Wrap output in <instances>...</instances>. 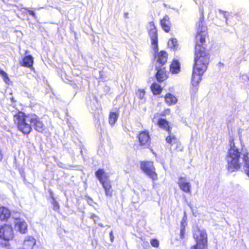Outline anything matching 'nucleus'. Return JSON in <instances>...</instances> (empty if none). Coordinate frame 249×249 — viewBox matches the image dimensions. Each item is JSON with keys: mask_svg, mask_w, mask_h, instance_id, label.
I'll list each match as a JSON object with an SVG mask.
<instances>
[{"mask_svg": "<svg viewBox=\"0 0 249 249\" xmlns=\"http://www.w3.org/2000/svg\"><path fill=\"white\" fill-rule=\"evenodd\" d=\"M209 50H194V64L191 82L197 86L202 80V76L206 72L210 62Z\"/></svg>", "mask_w": 249, "mask_h": 249, "instance_id": "obj_1", "label": "nucleus"}, {"mask_svg": "<svg viewBox=\"0 0 249 249\" xmlns=\"http://www.w3.org/2000/svg\"><path fill=\"white\" fill-rule=\"evenodd\" d=\"M18 129L23 133L29 134L31 130V124L35 129L40 133H43L46 129V126L43 122L35 114H26L19 111L17 114Z\"/></svg>", "mask_w": 249, "mask_h": 249, "instance_id": "obj_2", "label": "nucleus"}, {"mask_svg": "<svg viewBox=\"0 0 249 249\" xmlns=\"http://www.w3.org/2000/svg\"><path fill=\"white\" fill-rule=\"evenodd\" d=\"M240 152L233 145L228 151L227 157V169L230 172H234L240 169L241 163L239 162Z\"/></svg>", "mask_w": 249, "mask_h": 249, "instance_id": "obj_3", "label": "nucleus"}, {"mask_svg": "<svg viewBox=\"0 0 249 249\" xmlns=\"http://www.w3.org/2000/svg\"><path fill=\"white\" fill-rule=\"evenodd\" d=\"M14 238V229L11 225L4 224L0 226V246L8 247Z\"/></svg>", "mask_w": 249, "mask_h": 249, "instance_id": "obj_4", "label": "nucleus"}, {"mask_svg": "<svg viewBox=\"0 0 249 249\" xmlns=\"http://www.w3.org/2000/svg\"><path fill=\"white\" fill-rule=\"evenodd\" d=\"M193 237L196 244L199 246L200 249H205L208 247V235L205 229L198 226L195 227L193 230Z\"/></svg>", "mask_w": 249, "mask_h": 249, "instance_id": "obj_5", "label": "nucleus"}, {"mask_svg": "<svg viewBox=\"0 0 249 249\" xmlns=\"http://www.w3.org/2000/svg\"><path fill=\"white\" fill-rule=\"evenodd\" d=\"M140 168L152 181L158 179V175L156 171L154 162L152 160H142L140 162Z\"/></svg>", "mask_w": 249, "mask_h": 249, "instance_id": "obj_6", "label": "nucleus"}, {"mask_svg": "<svg viewBox=\"0 0 249 249\" xmlns=\"http://www.w3.org/2000/svg\"><path fill=\"white\" fill-rule=\"evenodd\" d=\"M208 37L207 30L197 31L195 36V50H209L206 45V39Z\"/></svg>", "mask_w": 249, "mask_h": 249, "instance_id": "obj_7", "label": "nucleus"}, {"mask_svg": "<svg viewBox=\"0 0 249 249\" xmlns=\"http://www.w3.org/2000/svg\"><path fill=\"white\" fill-rule=\"evenodd\" d=\"M139 145L143 148H151V138L148 130L139 132L137 135Z\"/></svg>", "mask_w": 249, "mask_h": 249, "instance_id": "obj_8", "label": "nucleus"}, {"mask_svg": "<svg viewBox=\"0 0 249 249\" xmlns=\"http://www.w3.org/2000/svg\"><path fill=\"white\" fill-rule=\"evenodd\" d=\"M155 52H157L154 56V59L156 62L160 66L165 65L167 62L168 57V54L167 52L164 50H161L159 52L158 51Z\"/></svg>", "mask_w": 249, "mask_h": 249, "instance_id": "obj_9", "label": "nucleus"}, {"mask_svg": "<svg viewBox=\"0 0 249 249\" xmlns=\"http://www.w3.org/2000/svg\"><path fill=\"white\" fill-rule=\"evenodd\" d=\"M178 184L179 188L183 192L189 194L191 193L190 183L186 181L185 178L182 177H179L178 178Z\"/></svg>", "mask_w": 249, "mask_h": 249, "instance_id": "obj_10", "label": "nucleus"}, {"mask_svg": "<svg viewBox=\"0 0 249 249\" xmlns=\"http://www.w3.org/2000/svg\"><path fill=\"white\" fill-rule=\"evenodd\" d=\"M156 70L155 77L159 83L163 82L167 79L168 78V73L164 68H157Z\"/></svg>", "mask_w": 249, "mask_h": 249, "instance_id": "obj_11", "label": "nucleus"}, {"mask_svg": "<svg viewBox=\"0 0 249 249\" xmlns=\"http://www.w3.org/2000/svg\"><path fill=\"white\" fill-rule=\"evenodd\" d=\"M157 124L160 128L167 132L168 133H171L172 127L170 124V122L165 119L159 118L157 122Z\"/></svg>", "mask_w": 249, "mask_h": 249, "instance_id": "obj_12", "label": "nucleus"}, {"mask_svg": "<svg viewBox=\"0 0 249 249\" xmlns=\"http://www.w3.org/2000/svg\"><path fill=\"white\" fill-rule=\"evenodd\" d=\"M148 34L151 40V44L153 46L154 51L158 50V37L157 30L147 31Z\"/></svg>", "mask_w": 249, "mask_h": 249, "instance_id": "obj_13", "label": "nucleus"}, {"mask_svg": "<svg viewBox=\"0 0 249 249\" xmlns=\"http://www.w3.org/2000/svg\"><path fill=\"white\" fill-rule=\"evenodd\" d=\"M95 175L101 184L109 180V176L105 172L104 169H98L95 172Z\"/></svg>", "mask_w": 249, "mask_h": 249, "instance_id": "obj_14", "label": "nucleus"}, {"mask_svg": "<svg viewBox=\"0 0 249 249\" xmlns=\"http://www.w3.org/2000/svg\"><path fill=\"white\" fill-rule=\"evenodd\" d=\"M104 190L106 196L112 197L113 196V190L111 185V181L109 180L101 184Z\"/></svg>", "mask_w": 249, "mask_h": 249, "instance_id": "obj_15", "label": "nucleus"}, {"mask_svg": "<svg viewBox=\"0 0 249 249\" xmlns=\"http://www.w3.org/2000/svg\"><path fill=\"white\" fill-rule=\"evenodd\" d=\"M21 66L32 68L34 64V58L31 55H27L24 56L19 62Z\"/></svg>", "mask_w": 249, "mask_h": 249, "instance_id": "obj_16", "label": "nucleus"}, {"mask_svg": "<svg viewBox=\"0 0 249 249\" xmlns=\"http://www.w3.org/2000/svg\"><path fill=\"white\" fill-rule=\"evenodd\" d=\"M160 24L162 29L166 33L170 31L171 23L170 21V18L168 15H165L163 18L160 19Z\"/></svg>", "mask_w": 249, "mask_h": 249, "instance_id": "obj_17", "label": "nucleus"}, {"mask_svg": "<svg viewBox=\"0 0 249 249\" xmlns=\"http://www.w3.org/2000/svg\"><path fill=\"white\" fill-rule=\"evenodd\" d=\"M169 70L172 74H177L180 71V64L178 60L173 59L172 60Z\"/></svg>", "mask_w": 249, "mask_h": 249, "instance_id": "obj_18", "label": "nucleus"}, {"mask_svg": "<svg viewBox=\"0 0 249 249\" xmlns=\"http://www.w3.org/2000/svg\"><path fill=\"white\" fill-rule=\"evenodd\" d=\"M168 136L165 139L166 142L171 146L175 145L177 148L179 147L181 143L179 140L171 133H168Z\"/></svg>", "mask_w": 249, "mask_h": 249, "instance_id": "obj_19", "label": "nucleus"}, {"mask_svg": "<svg viewBox=\"0 0 249 249\" xmlns=\"http://www.w3.org/2000/svg\"><path fill=\"white\" fill-rule=\"evenodd\" d=\"M36 244V240L35 238L28 236L23 242L22 249H33Z\"/></svg>", "mask_w": 249, "mask_h": 249, "instance_id": "obj_20", "label": "nucleus"}, {"mask_svg": "<svg viewBox=\"0 0 249 249\" xmlns=\"http://www.w3.org/2000/svg\"><path fill=\"white\" fill-rule=\"evenodd\" d=\"M11 212L6 207H0V220L3 221H7L11 217Z\"/></svg>", "mask_w": 249, "mask_h": 249, "instance_id": "obj_21", "label": "nucleus"}, {"mask_svg": "<svg viewBox=\"0 0 249 249\" xmlns=\"http://www.w3.org/2000/svg\"><path fill=\"white\" fill-rule=\"evenodd\" d=\"M17 226L18 231L22 233L25 234L28 231V225L25 221L21 220L17 218Z\"/></svg>", "mask_w": 249, "mask_h": 249, "instance_id": "obj_22", "label": "nucleus"}, {"mask_svg": "<svg viewBox=\"0 0 249 249\" xmlns=\"http://www.w3.org/2000/svg\"><path fill=\"white\" fill-rule=\"evenodd\" d=\"M200 16L198 20L196 23L197 31L203 30L205 29V21L204 16V10L203 8H200Z\"/></svg>", "mask_w": 249, "mask_h": 249, "instance_id": "obj_23", "label": "nucleus"}, {"mask_svg": "<svg viewBox=\"0 0 249 249\" xmlns=\"http://www.w3.org/2000/svg\"><path fill=\"white\" fill-rule=\"evenodd\" d=\"M164 100L168 106L175 105L178 102L177 98L171 93H167L164 95Z\"/></svg>", "mask_w": 249, "mask_h": 249, "instance_id": "obj_24", "label": "nucleus"}, {"mask_svg": "<svg viewBox=\"0 0 249 249\" xmlns=\"http://www.w3.org/2000/svg\"><path fill=\"white\" fill-rule=\"evenodd\" d=\"M119 115V109L117 112L110 111L108 116V123L111 125H113L117 122Z\"/></svg>", "mask_w": 249, "mask_h": 249, "instance_id": "obj_25", "label": "nucleus"}, {"mask_svg": "<svg viewBox=\"0 0 249 249\" xmlns=\"http://www.w3.org/2000/svg\"><path fill=\"white\" fill-rule=\"evenodd\" d=\"M150 89L152 93L155 95L160 94L162 91V88L157 83H153L151 86Z\"/></svg>", "mask_w": 249, "mask_h": 249, "instance_id": "obj_26", "label": "nucleus"}, {"mask_svg": "<svg viewBox=\"0 0 249 249\" xmlns=\"http://www.w3.org/2000/svg\"><path fill=\"white\" fill-rule=\"evenodd\" d=\"M243 160L244 163V166L246 168L245 172L249 178V153L247 152L243 155Z\"/></svg>", "mask_w": 249, "mask_h": 249, "instance_id": "obj_27", "label": "nucleus"}, {"mask_svg": "<svg viewBox=\"0 0 249 249\" xmlns=\"http://www.w3.org/2000/svg\"><path fill=\"white\" fill-rule=\"evenodd\" d=\"M168 46L174 50H177L178 45L177 39L175 38H170L168 42Z\"/></svg>", "mask_w": 249, "mask_h": 249, "instance_id": "obj_28", "label": "nucleus"}, {"mask_svg": "<svg viewBox=\"0 0 249 249\" xmlns=\"http://www.w3.org/2000/svg\"><path fill=\"white\" fill-rule=\"evenodd\" d=\"M136 94L140 99H142L145 96V91L144 89H138Z\"/></svg>", "mask_w": 249, "mask_h": 249, "instance_id": "obj_29", "label": "nucleus"}, {"mask_svg": "<svg viewBox=\"0 0 249 249\" xmlns=\"http://www.w3.org/2000/svg\"><path fill=\"white\" fill-rule=\"evenodd\" d=\"M52 204L53 206V209L56 211H59L60 209V206L58 202L55 199L54 197H53V201Z\"/></svg>", "mask_w": 249, "mask_h": 249, "instance_id": "obj_30", "label": "nucleus"}, {"mask_svg": "<svg viewBox=\"0 0 249 249\" xmlns=\"http://www.w3.org/2000/svg\"><path fill=\"white\" fill-rule=\"evenodd\" d=\"M0 75H1L3 78V80L6 83H8L9 82V78L7 73L3 70L0 69Z\"/></svg>", "mask_w": 249, "mask_h": 249, "instance_id": "obj_31", "label": "nucleus"}, {"mask_svg": "<svg viewBox=\"0 0 249 249\" xmlns=\"http://www.w3.org/2000/svg\"><path fill=\"white\" fill-rule=\"evenodd\" d=\"M147 31H153L154 30H157L154 21L149 22L147 27Z\"/></svg>", "mask_w": 249, "mask_h": 249, "instance_id": "obj_32", "label": "nucleus"}, {"mask_svg": "<svg viewBox=\"0 0 249 249\" xmlns=\"http://www.w3.org/2000/svg\"><path fill=\"white\" fill-rule=\"evenodd\" d=\"M150 243L152 247L154 248H158L159 246V241L157 239H152L150 240Z\"/></svg>", "mask_w": 249, "mask_h": 249, "instance_id": "obj_33", "label": "nucleus"}, {"mask_svg": "<svg viewBox=\"0 0 249 249\" xmlns=\"http://www.w3.org/2000/svg\"><path fill=\"white\" fill-rule=\"evenodd\" d=\"M180 225L181 228H184V229H185V227L187 225V216L186 215H184L182 217Z\"/></svg>", "mask_w": 249, "mask_h": 249, "instance_id": "obj_34", "label": "nucleus"}, {"mask_svg": "<svg viewBox=\"0 0 249 249\" xmlns=\"http://www.w3.org/2000/svg\"><path fill=\"white\" fill-rule=\"evenodd\" d=\"M24 12L26 15H30L34 18H36V14L33 10H30L27 9H24Z\"/></svg>", "mask_w": 249, "mask_h": 249, "instance_id": "obj_35", "label": "nucleus"}, {"mask_svg": "<svg viewBox=\"0 0 249 249\" xmlns=\"http://www.w3.org/2000/svg\"><path fill=\"white\" fill-rule=\"evenodd\" d=\"M170 113V109L166 108L160 114L161 116H165L166 115L169 114Z\"/></svg>", "mask_w": 249, "mask_h": 249, "instance_id": "obj_36", "label": "nucleus"}, {"mask_svg": "<svg viewBox=\"0 0 249 249\" xmlns=\"http://www.w3.org/2000/svg\"><path fill=\"white\" fill-rule=\"evenodd\" d=\"M185 234V229H184V228H181L180 231V238L181 239L184 238Z\"/></svg>", "mask_w": 249, "mask_h": 249, "instance_id": "obj_37", "label": "nucleus"}, {"mask_svg": "<svg viewBox=\"0 0 249 249\" xmlns=\"http://www.w3.org/2000/svg\"><path fill=\"white\" fill-rule=\"evenodd\" d=\"M109 237H110V241L111 242H113L114 241V235L113 234V231H110L109 232Z\"/></svg>", "mask_w": 249, "mask_h": 249, "instance_id": "obj_38", "label": "nucleus"}, {"mask_svg": "<svg viewBox=\"0 0 249 249\" xmlns=\"http://www.w3.org/2000/svg\"><path fill=\"white\" fill-rule=\"evenodd\" d=\"M200 246L198 244H196L195 245L191 246L190 249H200Z\"/></svg>", "mask_w": 249, "mask_h": 249, "instance_id": "obj_39", "label": "nucleus"}, {"mask_svg": "<svg viewBox=\"0 0 249 249\" xmlns=\"http://www.w3.org/2000/svg\"><path fill=\"white\" fill-rule=\"evenodd\" d=\"M91 218H92L94 220H95L96 219H99V217L98 216L94 214H92L91 215Z\"/></svg>", "mask_w": 249, "mask_h": 249, "instance_id": "obj_40", "label": "nucleus"}, {"mask_svg": "<svg viewBox=\"0 0 249 249\" xmlns=\"http://www.w3.org/2000/svg\"><path fill=\"white\" fill-rule=\"evenodd\" d=\"M3 158V155L1 153V151L0 150V161L2 160Z\"/></svg>", "mask_w": 249, "mask_h": 249, "instance_id": "obj_41", "label": "nucleus"}]
</instances>
